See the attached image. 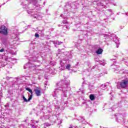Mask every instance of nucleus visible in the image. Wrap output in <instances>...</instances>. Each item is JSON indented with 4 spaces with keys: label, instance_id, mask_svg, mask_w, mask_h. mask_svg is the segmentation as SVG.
<instances>
[{
    "label": "nucleus",
    "instance_id": "nucleus-16",
    "mask_svg": "<svg viewBox=\"0 0 128 128\" xmlns=\"http://www.w3.org/2000/svg\"><path fill=\"white\" fill-rule=\"evenodd\" d=\"M90 98L91 100H94V96L90 94Z\"/></svg>",
    "mask_w": 128,
    "mask_h": 128
},
{
    "label": "nucleus",
    "instance_id": "nucleus-36",
    "mask_svg": "<svg viewBox=\"0 0 128 128\" xmlns=\"http://www.w3.org/2000/svg\"><path fill=\"white\" fill-rule=\"evenodd\" d=\"M28 14H30V12H28Z\"/></svg>",
    "mask_w": 128,
    "mask_h": 128
},
{
    "label": "nucleus",
    "instance_id": "nucleus-30",
    "mask_svg": "<svg viewBox=\"0 0 128 128\" xmlns=\"http://www.w3.org/2000/svg\"><path fill=\"white\" fill-rule=\"evenodd\" d=\"M44 84L45 86H48V82H45Z\"/></svg>",
    "mask_w": 128,
    "mask_h": 128
},
{
    "label": "nucleus",
    "instance_id": "nucleus-42",
    "mask_svg": "<svg viewBox=\"0 0 128 128\" xmlns=\"http://www.w3.org/2000/svg\"><path fill=\"white\" fill-rule=\"evenodd\" d=\"M117 48H118V46H117Z\"/></svg>",
    "mask_w": 128,
    "mask_h": 128
},
{
    "label": "nucleus",
    "instance_id": "nucleus-11",
    "mask_svg": "<svg viewBox=\"0 0 128 128\" xmlns=\"http://www.w3.org/2000/svg\"><path fill=\"white\" fill-rule=\"evenodd\" d=\"M64 64H66V61H61L60 62V64L62 68H64Z\"/></svg>",
    "mask_w": 128,
    "mask_h": 128
},
{
    "label": "nucleus",
    "instance_id": "nucleus-2",
    "mask_svg": "<svg viewBox=\"0 0 128 128\" xmlns=\"http://www.w3.org/2000/svg\"><path fill=\"white\" fill-rule=\"evenodd\" d=\"M28 60L35 62H40V54L38 53H34L32 55L29 56Z\"/></svg>",
    "mask_w": 128,
    "mask_h": 128
},
{
    "label": "nucleus",
    "instance_id": "nucleus-35",
    "mask_svg": "<svg viewBox=\"0 0 128 128\" xmlns=\"http://www.w3.org/2000/svg\"><path fill=\"white\" fill-rule=\"evenodd\" d=\"M56 118V116H54V118Z\"/></svg>",
    "mask_w": 128,
    "mask_h": 128
},
{
    "label": "nucleus",
    "instance_id": "nucleus-27",
    "mask_svg": "<svg viewBox=\"0 0 128 128\" xmlns=\"http://www.w3.org/2000/svg\"><path fill=\"white\" fill-rule=\"evenodd\" d=\"M0 96H2V91L0 92Z\"/></svg>",
    "mask_w": 128,
    "mask_h": 128
},
{
    "label": "nucleus",
    "instance_id": "nucleus-43",
    "mask_svg": "<svg viewBox=\"0 0 128 128\" xmlns=\"http://www.w3.org/2000/svg\"><path fill=\"white\" fill-rule=\"evenodd\" d=\"M6 78L8 79V78L7 77V78Z\"/></svg>",
    "mask_w": 128,
    "mask_h": 128
},
{
    "label": "nucleus",
    "instance_id": "nucleus-38",
    "mask_svg": "<svg viewBox=\"0 0 128 128\" xmlns=\"http://www.w3.org/2000/svg\"><path fill=\"white\" fill-rule=\"evenodd\" d=\"M102 66H104V63L102 64Z\"/></svg>",
    "mask_w": 128,
    "mask_h": 128
},
{
    "label": "nucleus",
    "instance_id": "nucleus-13",
    "mask_svg": "<svg viewBox=\"0 0 128 128\" xmlns=\"http://www.w3.org/2000/svg\"><path fill=\"white\" fill-rule=\"evenodd\" d=\"M26 90H28V92H30L31 94H32V89H30L28 88H26Z\"/></svg>",
    "mask_w": 128,
    "mask_h": 128
},
{
    "label": "nucleus",
    "instance_id": "nucleus-1",
    "mask_svg": "<svg viewBox=\"0 0 128 128\" xmlns=\"http://www.w3.org/2000/svg\"><path fill=\"white\" fill-rule=\"evenodd\" d=\"M70 80H62L56 84L57 88L54 91L53 96H58V94H61L63 96H66V93L68 92V90L70 88Z\"/></svg>",
    "mask_w": 128,
    "mask_h": 128
},
{
    "label": "nucleus",
    "instance_id": "nucleus-6",
    "mask_svg": "<svg viewBox=\"0 0 128 128\" xmlns=\"http://www.w3.org/2000/svg\"><path fill=\"white\" fill-rule=\"evenodd\" d=\"M34 90L36 96H40L42 94V91L40 90V88H36L34 89Z\"/></svg>",
    "mask_w": 128,
    "mask_h": 128
},
{
    "label": "nucleus",
    "instance_id": "nucleus-14",
    "mask_svg": "<svg viewBox=\"0 0 128 128\" xmlns=\"http://www.w3.org/2000/svg\"><path fill=\"white\" fill-rule=\"evenodd\" d=\"M26 90H28V92H30L31 94H32V89H30L28 88H26Z\"/></svg>",
    "mask_w": 128,
    "mask_h": 128
},
{
    "label": "nucleus",
    "instance_id": "nucleus-22",
    "mask_svg": "<svg viewBox=\"0 0 128 128\" xmlns=\"http://www.w3.org/2000/svg\"><path fill=\"white\" fill-rule=\"evenodd\" d=\"M35 38H38L40 36V35L38 34L37 33L35 34L34 35Z\"/></svg>",
    "mask_w": 128,
    "mask_h": 128
},
{
    "label": "nucleus",
    "instance_id": "nucleus-9",
    "mask_svg": "<svg viewBox=\"0 0 128 128\" xmlns=\"http://www.w3.org/2000/svg\"><path fill=\"white\" fill-rule=\"evenodd\" d=\"M96 53L97 54H102V48L98 49L96 52Z\"/></svg>",
    "mask_w": 128,
    "mask_h": 128
},
{
    "label": "nucleus",
    "instance_id": "nucleus-25",
    "mask_svg": "<svg viewBox=\"0 0 128 128\" xmlns=\"http://www.w3.org/2000/svg\"><path fill=\"white\" fill-rule=\"evenodd\" d=\"M30 100H32V96H30L28 98V102H30Z\"/></svg>",
    "mask_w": 128,
    "mask_h": 128
},
{
    "label": "nucleus",
    "instance_id": "nucleus-28",
    "mask_svg": "<svg viewBox=\"0 0 128 128\" xmlns=\"http://www.w3.org/2000/svg\"><path fill=\"white\" fill-rule=\"evenodd\" d=\"M14 41L16 40H18V37H16L15 38H14Z\"/></svg>",
    "mask_w": 128,
    "mask_h": 128
},
{
    "label": "nucleus",
    "instance_id": "nucleus-12",
    "mask_svg": "<svg viewBox=\"0 0 128 128\" xmlns=\"http://www.w3.org/2000/svg\"><path fill=\"white\" fill-rule=\"evenodd\" d=\"M65 66L68 70H70V67L72 66V65H70V64H68L67 66Z\"/></svg>",
    "mask_w": 128,
    "mask_h": 128
},
{
    "label": "nucleus",
    "instance_id": "nucleus-24",
    "mask_svg": "<svg viewBox=\"0 0 128 128\" xmlns=\"http://www.w3.org/2000/svg\"><path fill=\"white\" fill-rule=\"evenodd\" d=\"M62 44V42H58V44L60 45V44Z\"/></svg>",
    "mask_w": 128,
    "mask_h": 128
},
{
    "label": "nucleus",
    "instance_id": "nucleus-21",
    "mask_svg": "<svg viewBox=\"0 0 128 128\" xmlns=\"http://www.w3.org/2000/svg\"><path fill=\"white\" fill-rule=\"evenodd\" d=\"M23 100L24 102H28V100L26 98V97H24V96H23Z\"/></svg>",
    "mask_w": 128,
    "mask_h": 128
},
{
    "label": "nucleus",
    "instance_id": "nucleus-3",
    "mask_svg": "<svg viewBox=\"0 0 128 128\" xmlns=\"http://www.w3.org/2000/svg\"><path fill=\"white\" fill-rule=\"evenodd\" d=\"M0 33L2 34L4 36H8V30L4 26H2L0 28Z\"/></svg>",
    "mask_w": 128,
    "mask_h": 128
},
{
    "label": "nucleus",
    "instance_id": "nucleus-19",
    "mask_svg": "<svg viewBox=\"0 0 128 128\" xmlns=\"http://www.w3.org/2000/svg\"><path fill=\"white\" fill-rule=\"evenodd\" d=\"M58 124H62V120H60V119H58Z\"/></svg>",
    "mask_w": 128,
    "mask_h": 128
},
{
    "label": "nucleus",
    "instance_id": "nucleus-31",
    "mask_svg": "<svg viewBox=\"0 0 128 128\" xmlns=\"http://www.w3.org/2000/svg\"><path fill=\"white\" fill-rule=\"evenodd\" d=\"M60 16H61V18H64V14H62L60 15Z\"/></svg>",
    "mask_w": 128,
    "mask_h": 128
},
{
    "label": "nucleus",
    "instance_id": "nucleus-37",
    "mask_svg": "<svg viewBox=\"0 0 128 128\" xmlns=\"http://www.w3.org/2000/svg\"><path fill=\"white\" fill-rule=\"evenodd\" d=\"M52 121L54 122H56V121L54 120H52Z\"/></svg>",
    "mask_w": 128,
    "mask_h": 128
},
{
    "label": "nucleus",
    "instance_id": "nucleus-18",
    "mask_svg": "<svg viewBox=\"0 0 128 128\" xmlns=\"http://www.w3.org/2000/svg\"><path fill=\"white\" fill-rule=\"evenodd\" d=\"M50 124L48 123L44 124V128H46V126H50Z\"/></svg>",
    "mask_w": 128,
    "mask_h": 128
},
{
    "label": "nucleus",
    "instance_id": "nucleus-4",
    "mask_svg": "<svg viewBox=\"0 0 128 128\" xmlns=\"http://www.w3.org/2000/svg\"><path fill=\"white\" fill-rule=\"evenodd\" d=\"M128 80H122L120 84V86L122 88H126L128 86Z\"/></svg>",
    "mask_w": 128,
    "mask_h": 128
},
{
    "label": "nucleus",
    "instance_id": "nucleus-34",
    "mask_svg": "<svg viewBox=\"0 0 128 128\" xmlns=\"http://www.w3.org/2000/svg\"><path fill=\"white\" fill-rule=\"evenodd\" d=\"M108 10V12H112V10L109 9V10Z\"/></svg>",
    "mask_w": 128,
    "mask_h": 128
},
{
    "label": "nucleus",
    "instance_id": "nucleus-39",
    "mask_svg": "<svg viewBox=\"0 0 128 128\" xmlns=\"http://www.w3.org/2000/svg\"><path fill=\"white\" fill-rule=\"evenodd\" d=\"M12 67V64H11V68Z\"/></svg>",
    "mask_w": 128,
    "mask_h": 128
},
{
    "label": "nucleus",
    "instance_id": "nucleus-17",
    "mask_svg": "<svg viewBox=\"0 0 128 128\" xmlns=\"http://www.w3.org/2000/svg\"><path fill=\"white\" fill-rule=\"evenodd\" d=\"M114 42H115L116 44H118H118H120V40H118L116 39V40H114Z\"/></svg>",
    "mask_w": 128,
    "mask_h": 128
},
{
    "label": "nucleus",
    "instance_id": "nucleus-33",
    "mask_svg": "<svg viewBox=\"0 0 128 128\" xmlns=\"http://www.w3.org/2000/svg\"><path fill=\"white\" fill-rule=\"evenodd\" d=\"M35 122H36V124H38V120L35 121Z\"/></svg>",
    "mask_w": 128,
    "mask_h": 128
},
{
    "label": "nucleus",
    "instance_id": "nucleus-15",
    "mask_svg": "<svg viewBox=\"0 0 128 128\" xmlns=\"http://www.w3.org/2000/svg\"><path fill=\"white\" fill-rule=\"evenodd\" d=\"M101 88H102V90H106V84H102V86H101Z\"/></svg>",
    "mask_w": 128,
    "mask_h": 128
},
{
    "label": "nucleus",
    "instance_id": "nucleus-41",
    "mask_svg": "<svg viewBox=\"0 0 128 128\" xmlns=\"http://www.w3.org/2000/svg\"><path fill=\"white\" fill-rule=\"evenodd\" d=\"M12 60V58H11V60Z\"/></svg>",
    "mask_w": 128,
    "mask_h": 128
},
{
    "label": "nucleus",
    "instance_id": "nucleus-40",
    "mask_svg": "<svg viewBox=\"0 0 128 128\" xmlns=\"http://www.w3.org/2000/svg\"><path fill=\"white\" fill-rule=\"evenodd\" d=\"M16 80H18V78H16Z\"/></svg>",
    "mask_w": 128,
    "mask_h": 128
},
{
    "label": "nucleus",
    "instance_id": "nucleus-20",
    "mask_svg": "<svg viewBox=\"0 0 128 128\" xmlns=\"http://www.w3.org/2000/svg\"><path fill=\"white\" fill-rule=\"evenodd\" d=\"M31 126H32V128H37V126L34 124H32Z\"/></svg>",
    "mask_w": 128,
    "mask_h": 128
},
{
    "label": "nucleus",
    "instance_id": "nucleus-23",
    "mask_svg": "<svg viewBox=\"0 0 128 128\" xmlns=\"http://www.w3.org/2000/svg\"><path fill=\"white\" fill-rule=\"evenodd\" d=\"M4 52V48L0 50V52Z\"/></svg>",
    "mask_w": 128,
    "mask_h": 128
},
{
    "label": "nucleus",
    "instance_id": "nucleus-32",
    "mask_svg": "<svg viewBox=\"0 0 128 128\" xmlns=\"http://www.w3.org/2000/svg\"><path fill=\"white\" fill-rule=\"evenodd\" d=\"M65 26V28H68V26Z\"/></svg>",
    "mask_w": 128,
    "mask_h": 128
},
{
    "label": "nucleus",
    "instance_id": "nucleus-29",
    "mask_svg": "<svg viewBox=\"0 0 128 128\" xmlns=\"http://www.w3.org/2000/svg\"><path fill=\"white\" fill-rule=\"evenodd\" d=\"M82 120H84V118H82L81 122H82Z\"/></svg>",
    "mask_w": 128,
    "mask_h": 128
},
{
    "label": "nucleus",
    "instance_id": "nucleus-8",
    "mask_svg": "<svg viewBox=\"0 0 128 128\" xmlns=\"http://www.w3.org/2000/svg\"><path fill=\"white\" fill-rule=\"evenodd\" d=\"M122 115H118L117 118H116V121L117 122H120V120H122Z\"/></svg>",
    "mask_w": 128,
    "mask_h": 128
},
{
    "label": "nucleus",
    "instance_id": "nucleus-5",
    "mask_svg": "<svg viewBox=\"0 0 128 128\" xmlns=\"http://www.w3.org/2000/svg\"><path fill=\"white\" fill-rule=\"evenodd\" d=\"M36 66L33 64L32 63H30V62H29L24 66V70H26V68L30 69L32 68H35Z\"/></svg>",
    "mask_w": 128,
    "mask_h": 128
},
{
    "label": "nucleus",
    "instance_id": "nucleus-10",
    "mask_svg": "<svg viewBox=\"0 0 128 128\" xmlns=\"http://www.w3.org/2000/svg\"><path fill=\"white\" fill-rule=\"evenodd\" d=\"M2 44H3L6 45L8 44V40L6 38L2 39Z\"/></svg>",
    "mask_w": 128,
    "mask_h": 128
},
{
    "label": "nucleus",
    "instance_id": "nucleus-26",
    "mask_svg": "<svg viewBox=\"0 0 128 128\" xmlns=\"http://www.w3.org/2000/svg\"><path fill=\"white\" fill-rule=\"evenodd\" d=\"M63 24H66V20H64L62 21Z\"/></svg>",
    "mask_w": 128,
    "mask_h": 128
},
{
    "label": "nucleus",
    "instance_id": "nucleus-7",
    "mask_svg": "<svg viewBox=\"0 0 128 128\" xmlns=\"http://www.w3.org/2000/svg\"><path fill=\"white\" fill-rule=\"evenodd\" d=\"M35 18H36L38 20H40L42 18V14H38V15H34Z\"/></svg>",
    "mask_w": 128,
    "mask_h": 128
}]
</instances>
